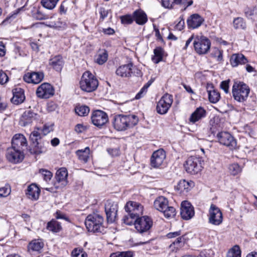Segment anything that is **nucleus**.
<instances>
[{"instance_id":"f257e3e1","label":"nucleus","mask_w":257,"mask_h":257,"mask_svg":"<svg viewBox=\"0 0 257 257\" xmlns=\"http://www.w3.org/2000/svg\"><path fill=\"white\" fill-rule=\"evenodd\" d=\"M139 118L136 115L118 114L113 117V126L118 131H124L136 125Z\"/></svg>"},{"instance_id":"f03ea898","label":"nucleus","mask_w":257,"mask_h":257,"mask_svg":"<svg viewBox=\"0 0 257 257\" xmlns=\"http://www.w3.org/2000/svg\"><path fill=\"white\" fill-rule=\"evenodd\" d=\"M41 135L38 131H33L30 135L31 148L30 150L31 154L39 155L45 153L47 150V141H41Z\"/></svg>"},{"instance_id":"7ed1b4c3","label":"nucleus","mask_w":257,"mask_h":257,"mask_svg":"<svg viewBox=\"0 0 257 257\" xmlns=\"http://www.w3.org/2000/svg\"><path fill=\"white\" fill-rule=\"evenodd\" d=\"M250 92L249 86L240 81H235L232 88V94L234 99L239 102L246 101Z\"/></svg>"},{"instance_id":"20e7f679","label":"nucleus","mask_w":257,"mask_h":257,"mask_svg":"<svg viewBox=\"0 0 257 257\" xmlns=\"http://www.w3.org/2000/svg\"><path fill=\"white\" fill-rule=\"evenodd\" d=\"M103 218L100 215H88L85 219V224L88 231L92 232H102L104 230Z\"/></svg>"},{"instance_id":"39448f33","label":"nucleus","mask_w":257,"mask_h":257,"mask_svg":"<svg viewBox=\"0 0 257 257\" xmlns=\"http://www.w3.org/2000/svg\"><path fill=\"white\" fill-rule=\"evenodd\" d=\"M154 207L157 210L162 212L166 218H172L175 215V208L169 206L167 198L163 196H159L155 200Z\"/></svg>"},{"instance_id":"423d86ee","label":"nucleus","mask_w":257,"mask_h":257,"mask_svg":"<svg viewBox=\"0 0 257 257\" xmlns=\"http://www.w3.org/2000/svg\"><path fill=\"white\" fill-rule=\"evenodd\" d=\"M98 81L89 71L84 72L80 81V87L82 90L91 92L96 89Z\"/></svg>"},{"instance_id":"0eeeda50","label":"nucleus","mask_w":257,"mask_h":257,"mask_svg":"<svg viewBox=\"0 0 257 257\" xmlns=\"http://www.w3.org/2000/svg\"><path fill=\"white\" fill-rule=\"evenodd\" d=\"M202 159L196 156H191L185 161L184 168L188 173L195 175L199 173L202 169Z\"/></svg>"},{"instance_id":"6e6552de","label":"nucleus","mask_w":257,"mask_h":257,"mask_svg":"<svg viewBox=\"0 0 257 257\" xmlns=\"http://www.w3.org/2000/svg\"><path fill=\"white\" fill-rule=\"evenodd\" d=\"M193 44L195 52L199 55L207 53L210 49V41L205 36L195 37Z\"/></svg>"},{"instance_id":"1a4fd4ad","label":"nucleus","mask_w":257,"mask_h":257,"mask_svg":"<svg viewBox=\"0 0 257 257\" xmlns=\"http://www.w3.org/2000/svg\"><path fill=\"white\" fill-rule=\"evenodd\" d=\"M208 223L213 225H219L223 221V215L220 209L215 205H210L208 214Z\"/></svg>"},{"instance_id":"9d476101","label":"nucleus","mask_w":257,"mask_h":257,"mask_svg":"<svg viewBox=\"0 0 257 257\" xmlns=\"http://www.w3.org/2000/svg\"><path fill=\"white\" fill-rule=\"evenodd\" d=\"M173 99V96L168 93L165 94L159 101L157 105V111L161 114H166L170 108Z\"/></svg>"},{"instance_id":"9b49d317","label":"nucleus","mask_w":257,"mask_h":257,"mask_svg":"<svg viewBox=\"0 0 257 257\" xmlns=\"http://www.w3.org/2000/svg\"><path fill=\"white\" fill-rule=\"evenodd\" d=\"M220 144L229 147L230 149H235L236 147V141L232 135L226 132H221L217 135Z\"/></svg>"},{"instance_id":"f8f14e48","label":"nucleus","mask_w":257,"mask_h":257,"mask_svg":"<svg viewBox=\"0 0 257 257\" xmlns=\"http://www.w3.org/2000/svg\"><path fill=\"white\" fill-rule=\"evenodd\" d=\"M91 118L92 123L99 127L104 125L108 121L106 113L100 110L94 111L92 113Z\"/></svg>"},{"instance_id":"ddd939ff","label":"nucleus","mask_w":257,"mask_h":257,"mask_svg":"<svg viewBox=\"0 0 257 257\" xmlns=\"http://www.w3.org/2000/svg\"><path fill=\"white\" fill-rule=\"evenodd\" d=\"M136 229L140 232L143 233L149 230L153 225L152 219L147 216L139 218H137L135 222Z\"/></svg>"},{"instance_id":"4468645a","label":"nucleus","mask_w":257,"mask_h":257,"mask_svg":"<svg viewBox=\"0 0 257 257\" xmlns=\"http://www.w3.org/2000/svg\"><path fill=\"white\" fill-rule=\"evenodd\" d=\"M54 94V90L52 86L48 83H43L37 89V96L43 99L49 98Z\"/></svg>"},{"instance_id":"2eb2a0df","label":"nucleus","mask_w":257,"mask_h":257,"mask_svg":"<svg viewBox=\"0 0 257 257\" xmlns=\"http://www.w3.org/2000/svg\"><path fill=\"white\" fill-rule=\"evenodd\" d=\"M118 210L117 204L114 202L107 201L105 205V211L107 221L110 223L114 222L117 216Z\"/></svg>"},{"instance_id":"dca6fc26","label":"nucleus","mask_w":257,"mask_h":257,"mask_svg":"<svg viewBox=\"0 0 257 257\" xmlns=\"http://www.w3.org/2000/svg\"><path fill=\"white\" fill-rule=\"evenodd\" d=\"M124 208L126 212L133 216L138 218L143 214V206L138 202L129 201L126 204Z\"/></svg>"},{"instance_id":"f3484780","label":"nucleus","mask_w":257,"mask_h":257,"mask_svg":"<svg viewBox=\"0 0 257 257\" xmlns=\"http://www.w3.org/2000/svg\"><path fill=\"white\" fill-rule=\"evenodd\" d=\"M28 143L26 138L23 135L16 134L12 140V148L23 152L27 148Z\"/></svg>"},{"instance_id":"a211bd4d","label":"nucleus","mask_w":257,"mask_h":257,"mask_svg":"<svg viewBox=\"0 0 257 257\" xmlns=\"http://www.w3.org/2000/svg\"><path fill=\"white\" fill-rule=\"evenodd\" d=\"M166 158V153L163 149L154 152L151 158V165L154 168H159L163 164Z\"/></svg>"},{"instance_id":"6ab92c4d","label":"nucleus","mask_w":257,"mask_h":257,"mask_svg":"<svg viewBox=\"0 0 257 257\" xmlns=\"http://www.w3.org/2000/svg\"><path fill=\"white\" fill-rule=\"evenodd\" d=\"M6 157L9 161L13 163H18L21 162L24 158L23 152L19 150L10 148L8 149Z\"/></svg>"},{"instance_id":"aec40b11","label":"nucleus","mask_w":257,"mask_h":257,"mask_svg":"<svg viewBox=\"0 0 257 257\" xmlns=\"http://www.w3.org/2000/svg\"><path fill=\"white\" fill-rule=\"evenodd\" d=\"M67 176L68 173L66 168H61L59 169L56 174V182L55 184V187L58 188L65 186L68 183Z\"/></svg>"},{"instance_id":"412c9836","label":"nucleus","mask_w":257,"mask_h":257,"mask_svg":"<svg viewBox=\"0 0 257 257\" xmlns=\"http://www.w3.org/2000/svg\"><path fill=\"white\" fill-rule=\"evenodd\" d=\"M181 215L185 220L190 219L194 215V208L188 201H184L181 203Z\"/></svg>"},{"instance_id":"4be33fe9","label":"nucleus","mask_w":257,"mask_h":257,"mask_svg":"<svg viewBox=\"0 0 257 257\" xmlns=\"http://www.w3.org/2000/svg\"><path fill=\"white\" fill-rule=\"evenodd\" d=\"M38 114L31 110H26L22 115L20 124L22 126H26L38 118Z\"/></svg>"},{"instance_id":"5701e85b","label":"nucleus","mask_w":257,"mask_h":257,"mask_svg":"<svg viewBox=\"0 0 257 257\" xmlns=\"http://www.w3.org/2000/svg\"><path fill=\"white\" fill-rule=\"evenodd\" d=\"M133 66L132 63L121 65L116 69V74L121 77H130L133 73Z\"/></svg>"},{"instance_id":"b1692460","label":"nucleus","mask_w":257,"mask_h":257,"mask_svg":"<svg viewBox=\"0 0 257 257\" xmlns=\"http://www.w3.org/2000/svg\"><path fill=\"white\" fill-rule=\"evenodd\" d=\"M203 21V19L200 15L195 14L188 18L187 23L189 28L196 29L200 27Z\"/></svg>"},{"instance_id":"393cba45","label":"nucleus","mask_w":257,"mask_h":257,"mask_svg":"<svg viewBox=\"0 0 257 257\" xmlns=\"http://www.w3.org/2000/svg\"><path fill=\"white\" fill-rule=\"evenodd\" d=\"M206 114V111L204 108L202 107H199L191 114L189 118V121L190 123L194 124L204 118Z\"/></svg>"},{"instance_id":"a878e982","label":"nucleus","mask_w":257,"mask_h":257,"mask_svg":"<svg viewBox=\"0 0 257 257\" xmlns=\"http://www.w3.org/2000/svg\"><path fill=\"white\" fill-rule=\"evenodd\" d=\"M13 97L11 98V102L16 105L22 103L25 99V96L24 91L20 87L16 88L13 90Z\"/></svg>"},{"instance_id":"bb28decb","label":"nucleus","mask_w":257,"mask_h":257,"mask_svg":"<svg viewBox=\"0 0 257 257\" xmlns=\"http://www.w3.org/2000/svg\"><path fill=\"white\" fill-rule=\"evenodd\" d=\"M231 65L237 67L239 65H244L248 62L247 58L241 53H235L231 55L230 59Z\"/></svg>"},{"instance_id":"cd10ccee","label":"nucleus","mask_w":257,"mask_h":257,"mask_svg":"<svg viewBox=\"0 0 257 257\" xmlns=\"http://www.w3.org/2000/svg\"><path fill=\"white\" fill-rule=\"evenodd\" d=\"M40 189L35 184L30 185L27 188L26 194L28 198L32 200H37L39 197Z\"/></svg>"},{"instance_id":"c85d7f7f","label":"nucleus","mask_w":257,"mask_h":257,"mask_svg":"<svg viewBox=\"0 0 257 257\" xmlns=\"http://www.w3.org/2000/svg\"><path fill=\"white\" fill-rule=\"evenodd\" d=\"M134 20L140 25H143L148 21V18L146 14L141 10L135 11L133 14Z\"/></svg>"},{"instance_id":"c756f323","label":"nucleus","mask_w":257,"mask_h":257,"mask_svg":"<svg viewBox=\"0 0 257 257\" xmlns=\"http://www.w3.org/2000/svg\"><path fill=\"white\" fill-rule=\"evenodd\" d=\"M63 64V60L60 55L55 56L49 60V65L57 71L62 70Z\"/></svg>"},{"instance_id":"7c9ffc66","label":"nucleus","mask_w":257,"mask_h":257,"mask_svg":"<svg viewBox=\"0 0 257 257\" xmlns=\"http://www.w3.org/2000/svg\"><path fill=\"white\" fill-rule=\"evenodd\" d=\"M194 185L193 181H187L185 180L180 181L177 186V189L181 192H187Z\"/></svg>"},{"instance_id":"2f4dec72","label":"nucleus","mask_w":257,"mask_h":257,"mask_svg":"<svg viewBox=\"0 0 257 257\" xmlns=\"http://www.w3.org/2000/svg\"><path fill=\"white\" fill-rule=\"evenodd\" d=\"M43 242L39 239H35L29 243L28 248L29 251L31 250L33 251H39L43 247Z\"/></svg>"},{"instance_id":"473e14b6","label":"nucleus","mask_w":257,"mask_h":257,"mask_svg":"<svg viewBox=\"0 0 257 257\" xmlns=\"http://www.w3.org/2000/svg\"><path fill=\"white\" fill-rule=\"evenodd\" d=\"M90 149L86 147L83 150H79L76 152V154L80 160L86 163L89 158Z\"/></svg>"},{"instance_id":"72a5a7b5","label":"nucleus","mask_w":257,"mask_h":257,"mask_svg":"<svg viewBox=\"0 0 257 257\" xmlns=\"http://www.w3.org/2000/svg\"><path fill=\"white\" fill-rule=\"evenodd\" d=\"M184 237L180 236L178 237L173 242H172L169 247L173 251H176L180 248L182 247L184 244Z\"/></svg>"},{"instance_id":"f704fd0d","label":"nucleus","mask_w":257,"mask_h":257,"mask_svg":"<svg viewBox=\"0 0 257 257\" xmlns=\"http://www.w3.org/2000/svg\"><path fill=\"white\" fill-rule=\"evenodd\" d=\"M108 54L106 50H100L95 56V62L99 65L104 63L107 60Z\"/></svg>"},{"instance_id":"c9c22d12","label":"nucleus","mask_w":257,"mask_h":257,"mask_svg":"<svg viewBox=\"0 0 257 257\" xmlns=\"http://www.w3.org/2000/svg\"><path fill=\"white\" fill-rule=\"evenodd\" d=\"M75 111L78 115L85 116L88 115L90 111V109L86 105L78 104L75 106Z\"/></svg>"},{"instance_id":"e433bc0d","label":"nucleus","mask_w":257,"mask_h":257,"mask_svg":"<svg viewBox=\"0 0 257 257\" xmlns=\"http://www.w3.org/2000/svg\"><path fill=\"white\" fill-rule=\"evenodd\" d=\"M47 228L48 230L53 232H58L61 230V224L57 221L52 219L47 224Z\"/></svg>"},{"instance_id":"4c0bfd02","label":"nucleus","mask_w":257,"mask_h":257,"mask_svg":"<svg viewBox=\"0 0 257 257\" xmlns=\"http://www.w3.org/2000/svg\"><path fill=\"white\" fill-rule=\"evenodd\" d=\"M233 27L236 30H245L246 28V24L242 18L237 17L234 18L233 21Z\"/></svg>"},{"instance_id":"58836bf2","label":"nucleus","mask_w":257,"mask_h":257,"mask_svg":"<svg viewBox=\"0 0 257 257\" xmlns=\"http://www.w3.org/2000/svg\"><path fill=\"white\" fill-rule=\"evenodd\" d=\"M53 124H46L44 125L43 128L37 127L33 131H38L42 138L43 136L47 135L53 131Z\"/></svg>"},{"instance_id":"ea45409f","label":"nucleus","mask_w":257,"mask_h":257,"mask_svg":"<svg viewBox=\"0 0 257 257\" xmlns=\"http://www.w3.org/2000/svg\"><path fill=\"white\" fill-rule=\"evenodd\" d=\"M208 94L209 100L212 103H217L220 98V93L215 89L208 90Z\"/></svg>"},{"instance_id":"a19ab883","label":"nucleus","mask_w":257,"mask_h":257,"mask_svg":"<svg viewBox=\"0 0 257 257\" xmlns=\"http://www.w3.org/2000/svg\"><path fill=\"white\" fill-rule=\"evenodd\" d=\"M154 56L152 57V60L155 63H158L163 59V50L161 47H157L154 50Z\"/></svg>"},{"instance_id":"79ce46f5","label":"nucleus","mask_w":257,"mask_h":257,"mask_svg":"<svg viewBox=\"0 0 257 257\" xmlns=\"http://www.w3.org/2000/svg\"><path fill=\"white\" fill-rule=\"evenodd\" d=\"M226 257H241V250L238 245H235L228 251Z\"/></svg>"},{"instance_id":"37998d69","label":"nucleus","mask_w":257,"mask_h":257,"mask_svg":"<svg viewBox=\"0 0 257 257\" xmlns=\"http://www.w3.org/2000/svg\"><path fill=\"white\" fill-rule=\"evenodd\" d=\"M211 55L213 57L215 58L218 62H221L223 60V51L215 47L213 48Z\"/></svg>"},{"instance_id":"c03bdc74","label":"nucleus","mask_w":257,"mask_h":257,"mask_svg":"<svg viewBox=\"0 0 257 257\" xmlns=\"http://www.w3.org/2000/svg\"><path fill=\"white\" fill-rule=\"evenodd\" d=\"M59 0H41L42 6L49 10L53 9L56 6Z\"/></svg>"},{"instance_id":"a18cd8bd","label":"nucleus","mask_w":257,"mask_h":257,"mask_svg":"<svg viewBox=\"0 0 257 257\" xmlns=\"http://www.w3.org/2000/svg\"><path fill=\"white\" fill-rule=\"evenodd\" d=\"M44 76V73L42 72H33V83H39L43 80Z\"/></svg>"},{"instance_id":"49530a36","label":"nucleus","mask_w":257,"mask_h":257,"mask_svg":"<svg viewBox=\"0 0 257 257\" xmlns=\"http://www.w3.org/2000/svg\"><path fill=\"white\" fill-rule=\"evenodd\" d=\"M138 217L131 215L129 213L127 215H125L122 221L126 225H131L135 223V220Z\"/></svg>"},{"instance_id":"de8ad7c7","label":"nucleus","mask_w":257,"mask_h":257,"mask_svg":"<svg viewBox=\"0 0 257 257\" xmlns=\"http://www.w3.org/2000/svg\"><path fill=\"white\" fill-rule=\"evenodd\" d=\"M229 172L232 175H236L241 171V168L237 164H232L229 166Z\"/></svg>"},{"instance_id":"09e8293b","label":"nucleus","mask_w":257,"mask_h":257,"mask_svg":"<svg viewBox=\"0 0 257 257\" xmlns=\"http://www.w3.org/2000/svg\"><path fill=\"white\" fill-rule=\"evenodd\" d=\"M120 19L122 24L124 25L131 24L134 20L133 15H126L120 17Z\"/></svg>"},{"instance_id":"8fccbe9b","label":"nucleus","mask_w":257,"mask_h":257,"mask_svg":"<svg viewBox=\"0 0 257 257\" xmlns=\"http://www.w3.org/2000/svg\"><path fill=\"white\" fill-rule=\"evenodd\" d=\"M11 192V188L9 185L0 188V198L7 197L10 194Z\"/></svg>"},{"instance_id":"3c124183","label":"nucleus","mask_w":257,"mask_h":257,"mask_svg":"<svg viewBox=\"0 0 257 257\" xmlns=\"http://www.w3.org/2000/svg\"><path fill=\"white\" fill-rule=\"evenodd\" d=\"M39 172L42 174L44 180L46 182L50 181L52 177V173L48 170L42 169L40 170Z\"/></svg>"},{"instance_id":"603ef678","label":"nucleus","mask_w":257,"mask_h":257,"mask_svg":"<svg viewBox=\"0 0 257 257\" xmlns=\"http://www.w3.org/2000/svg\"><path fill=\"white\" fill-rule=\"evenodd\" d=\"M176 5H179L183 6L185 10L188 7L191 6L193 4L192 0H176Z\"/></svg>"},{"instance_id":"864d4df0","label":"nucleus","mask_w":257,"mask_h":257,"mask_svg":"<svg viewBox=\"0 0 257 257\" xmlns=\"http://www.w3.org/2000/svg\"><path fill=\"white\" fill-rule=\"evenodd\" d=\"M162 6L168 9H170L173 7L175 5H176V0H162Z\"/></svg>"},{"instance_id":"5fc2aeb1","label":"nucleus","mask_w":257,"mask_h":257,"mask_svg":"<svg viewBox=\"0 0 257 257\" xmlns=\"http://www.w3.org/2000/svg\"><path fill=\"white\" fill-rule=\"evenodd\" d=\"M72 257H87V254L80 250L74 249L72 252Z\"/></svg>"},{"instance_id":"6e6d98bb","label":"nucleus","mask_w":257,"mask_h":257,"mask_svg":"<svg viewBox=\"0 0 257 257\" xmlns=\"http://www.w3.org/2000/svg\"><path fill=\"white\" fill-rule=\"evenodd\" d=\"M229 80H225L221 82L220 88L222 89L225 93L229 92Z\"/></svg>"},{"instance_id":"4d7b16f0","label":"nucleus","mask_w":257,"mask_h":257,"mask_svg":"<svg viewBox=\"0 0 257 257\" xmlns=\"http://www.w3.org/2000/svg\"><path fill=\"white\" fill-rule=\"evenodd\" d=\"M9 77L7 74L2 70L0 71V84H4L8 82Z\"/></svg>"},{"instance_id":"13d9d810","label":"nucleus","mask_w":257,"mask_h":257,"mask_svg":"<svg viewBox=\"0 0 257 257\" xmlns=\"http://www.w3.org/2000/svg\"><path fill=\"white\" fill-rule=\"evenodd\" d=\"M244 13L247 17L250 18L256 13V10L254 8H247L245 9Z\"/></svg>"},{"instance_id":"bf43d9fd","label":"nucleus","mask_w":257,"mask_h":257,"mask_svg":"<svg viewBox=\"0 0 257 257\" xmlns=\"http://www.w3.org/2000/svg\"><path fill=\"white\" fill-rule=\"evenodd\" d=\"M33 72H28L26 73L23 76V80L27 83H33Z\"/></svg>"},{"instance_id":"052dcab7","label":"nucleus","mask_w":257,"mask_h":257,"mask_svg":"<svg viewBox=\"0 0 257 257\" xmlns=\"http://www.w3.org/2000/svg\"><path fill=\"white\" fill-rule=\"evenodd\" d=\"M33 17L35 19L39 20H44L46 18V15L40 11H37L33 14Z\"/></svg>"},{"instance_id":"680f3d73","label":"nucleus","mask_w":257,"mask_h":257,"mask_svg":"<svg viewBox=\"0 0 257 257\" xmlns=\"http://www.w3.org/2000/svg\"><path fill=\"white\" fill-rule=\"evenodd\" d=\"M61 23L59 19H58L56 21L54 22H50L49 24L48 25V26L51 28H57L61 27Z\"/></svg>"},{"instance_id":"e2e57ef3","label":"nucleus","mask_w":257,"mask_h":257,"mask_svg":"<svg viewBox=\"0 0 257 257\" xmlns=\"http://www.w3.org/2000/svg\"><path fill=\"white\" fill-rule=\"evenodd\" d=\"M147 90L144 87H142L140 91L135 96V98L136 99H139L142 98L144 95L146 93Z\"/></svg>"},{"instance_id":"0e129e2a","label":"nucleus","mask_w":257,"mask_h":257,"mask_svg":"<svg viewBox=\"0 0 257 257\" xmlns=\"http://www.w3.org/2000/svg\"><path fill=\"white\" fill-rule=\"evenodd\" d=\"M107 152L112 156H117L119 154V149H118L117 148L108 149H107Z\"/></svg>"},{"instance_id":"69168bd1","label":"nucleus","mask_w":257,"mask_h":257,"mask_svg":"<svg viewBox=\"0 0 257 257\" xmlns=\"http://www.w3.org/2000/svg\"><path fill=\"white\" fill-rule=\"evenodd\" d=\"M99 13L100 15V18L103 20L104 18L107 17L108 15V11L106 10L103 8H101L99 10Z\"/></svg>"},{"instance_id":"338daca9","label":"nucleus","mask_w":257,"mask_h":257,"mask_svg":"<svg viewBox=\"0 0 257 257\" xmlns=\"http://www.w3.org/2000/svg\"><path fill=\"white\" fill-rule=\"evenodd\" d=\"M120 257H133V252L131 251L119 252Z\"/></svg>"},{"instance_id":"774afa93","label":"nucleus","mask_w":257,"mask_h":257,"mask_svg":"<svg viewBox=\"0 0 257 257\" xmlns=\"http://www.w3.org/2000/svg\"><path fill=\"white\" fill-rule=\"evenodd\" d=\"M55 217L57 219H63L66 220H68V219L65 216V215L62 214L60 211H57L55 213Z\"/></svg>"}]
</instances>
